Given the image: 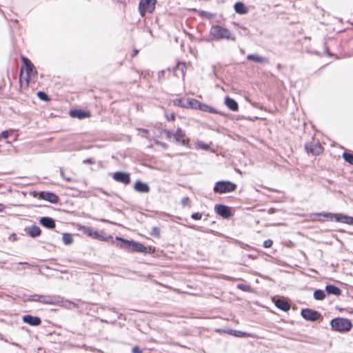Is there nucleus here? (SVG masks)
I'll return each mask as SVG.
<instances>
[{"label":"nucleus","mask_w":353,"mask_h":353,"mask_svg":"<svg viewBox=\"0 0 353 353\" xmlns=\"http://www.w3.org/2000/svg\"><path fill=\"white\" fill-rule=\"evenodd\" d=\"M22 61L26 65V85H28L30 81V77L31 76H35L37 74V69L35 68L33 63L31 62V61L26 57H22Z\"/></svg>","instance_id":"7"},{"label":"nucleus","mask_w":353,"mask_h":353,"mask_svg":"<svg viewBox=\"0 0 353 353\" xmlns=\"http://www.w3.org/2000/svg\"><path fill=\"white\" fill-rule=\"evenodd\" d=\"M274 305L278 309L283 312H287L290 309V305L282 299H277L274 301Z\"/></svg>","instance_id":"22"},{"label":"nucleus","mask_w":353,"mask_h":353,"mask_svg":"<svg viewBox=\"0 0 353 353\" xmlns=\"http://www.w3.org/2000/svg\"><path fill=\"white\" fill-rule=\"evenodd\" d=\"M60 174L61 176V177L65 180L67 182H70L72 181V179L70 177H68L65 175V173H64V171L62 168L60 169Z\"/></svg>","instance_id":"42"},{"label":"nucleus","mask_w":353,"mask_h":353,"mask_svg":"<svg viewBox=\"0 0 353 353\" xmlns=\"http://www.w3.org/2000/svg\"><path fill=\"white\" fill-rule=\"evenodd\" d=\"M185 68V65H183V68H182V69H181V70H182V73H183V75H184V71H183V68Z\"/></svg>","instance_id":"60"},{"label":"nucleus","mask_w":353,"mask_h":353,"mask_svg":"<svg viewBox=\"0 0 353 353\" xmlns=\"http://www.w3.org/2000/svg\"><path fill=\"white\" fill-rule=\"evenodd\" d=\"M62 241L65 245H69L73 243L74 240L70 233L65 232L63 234Z\"/></svg>","instance_id":"29"},{"label":"nucleus","mask_w":353,"mask_h":353,"mask_svg":"<svg viewBox=\"0 0 353 353\" xmlns=\"http://www.w3.org/2000/svg\"><path fill=\"white\" fill-rule=\"evenodd\" d=\"M236 187V184L230 181L221 180L215 183L213 191L215 194H223L235 191Z\"/></svg>","instance_id":"4"},{"label":"nucleus","mask_w":353,"mask_h":353,"mask_svg":"<svg viewBox=\"0 0 353 353\" xmlns=\"http://www.w3.org/2000/svg\"><path fill=\"white\" fill-rule=\"evenodd\" d=\"M342 157L345 162L353 165V154L352 153L344 152L342 154Z\"/></svg>","instance_id":"30"},{"label":"nucleus","mask_w":353,"mask_h":353,"mask_svg":"<svg viewBox=\"0 0 353 353\" xmlns=\"http://www.w3.org/2000/svg\"><path fill=\"white\" fill-rule=\"evenodd\" d=\"M210 35L212 36L214 39L219 40H227L230 41H235L236 36L234 32L231 30L221 26L220 25H212L210 29Z\"/></svg>","instance_id":"2"},{"label":"nucleus","mask_w":353,"mask_h":353,"mask_svg":"<svg viewBox=\"0 0 353 353\" xmlns=\"http://www.w3.org/2000/svg\"><path fill=\"white\" fill-rule=\"evenodd\" d=\"M191 218L195 221L200 220L202 218V213L199 212L192 213Z\"/></svg>","instance_id":"39"},{"label":"nucleus","mask_w":353,"mask_h":353,"mask_svg":"<svg viewBox=\"0 0 353 353\" xmlns=\"http://www.w3.org/2000/svg\"><path fill=\"white\" fill-rule=\"evenodd\" d=\"M101 234L99 232L94 230L92 238L99 240Z\"/></svg>","instance_id":"48"},{"label":"nucleus","mask_w":353,"mask_h":353,"mask_svg":"<svg viewBox=\"0 0 353 353\" xmlns=\"http://www.w3.org/2000/svg\"><path fill=\"white\" fill-rule=\"evenodd\" d=\"M42 303L48 305H56L59 303V296H51V295H43Z\"/></svg>","instance_id":"24"},{"label":"nucleus","mask_w":353,"mask_h":353,"mask_svg":"<svg viewBox=\"0 0 353 353\" xmlns=\"http://www.w3.org/2000/svg\"><path fill=\"white\" fill-rule=\"evenodd\" d=\"M140 130H141L144 133H148L149 132L148 129H145V128H141V129H140Z\"/></svg>","instance_id":"57"},{"label":"nucleus","mask_w":353,"mask_h":353,"mask_svg":"<svg viewBox=\"0 0 353 353\" xmlns=\"http://www.w3.org/2000/svg\"><path fill=\"white\" fill-rule=\"evenodd\" d=\"M214 211L223 219H229L233 214L229 206L221 203L215 205Z\"/></svg>","instance_id":"8"},{"label":"nucleus","mask_w":353,"mask_h":353,"mask_svg":"<svg viewBox=\"0 0 353 353\" xmlns=\"http://www.w3.org/2000/svg\"><path fill=\"white\" fill-rule=\"evenodd\" d=\"M151 235L159 238L160 237V229L157 227H153L152 228Z\"/></svg>","instance_id":"38"},{"label":"nucleus","mask_w":353,"mask_h":353,"mask_svg":"<svg viewBox=\"0 0 353 353\" xmlns=\"http://www.w3.org/2000/svg\"><path fill=\"white\" fill-rule=\"evenodd\" d=\"M166 118L168 121H174L175 119V116L174 114H171L170 115H166Z\"/></svg>","instance_id":"52"},{"label":"nucleus","mask_w":353,"mask_h":353,"mask_svg":"<svg viewBox=\"0 0 353 353\" xmlns=\"http://www.w3.org/2000/svg\"><path fill=\"white\" fill-rule=\"evenodd\" d=\"M276 211H277V210H276V208H271L268 209V212L269 214H274V213H275Z\"/></svg>","instance_id":"54"},{"label":"nucleus","mask_w":353,"mask_h":353,"mask_svg":"<svg viewBox=\"0 0 353 353\" xmlns=\"http://www.w3.org/2000/svg\"><path fill=\"white\" fill-rule=\"evenodd\" d=\"M325 290L321 289L315 290L313 294L314 299L318 301H323L326 297Z\"/></svg>","instance_id":"28"},{"label":"nucleus","mask_w":353,"mask_h":353,"mask_svg":"<svg viewBox=\"0 0 353 353\" xmlns=\"http://www.w3.org/2000/svg\"><path fill=\"white\" fill-rule=\"evenodd\" d=\"M190 228L192 229H194V230H199V231H203V228L201 227V226H196V225H191V226H189ZM203 232H208V233H213V230H203Z\"/></svg>","instance_id":"40"},{"label":"nucleus","mask_w":353,"mask_h":353,"mask_svg":"<svg viewBox=\"0 0 353 353\" xmlns=\"http://www.w3.org/2000/svg\"><path fill=\"white\" fill-rule=\"evenodd\" d=\"M43 295L33 294L30 296V300L35 302L42 303Z\"/></svg>","instance_id":"37"},{"label":"nucleus","mask_w":353,"mask_h":353,"mask_svg":"<svg viewBox=\"0 0 353 353\" xmlns=\"http://www.w3.org/2000/svg\"><path fill=\"white\" fill-rule=\"evenodd\" d=\"M1 139V138L0 137V139Z\"/></svg>","instance_id":"63"},{"label":"nucleus","mask_w":353,"mask_h":353,"mask_svg":"<svg viewBox=\"0 0 353 353\" xmlns=\"http://www.w3.org/2000/svg\"><path fill=\"white\" fill-rule=\"evenodd\" d=\"M37 96L40 100H41L43 101L47 102L50 100V99L48 97V95L47 94V93H46L44 91H41V90L38 91L37 93Z\"/></svg>","instance_id":"32"},{"label":"nucleus","mask_w":353,"mask_h":353,"mask_svg":"<svg viewBox=\"0 0 353 353\" xmlns=\"http://www.w3.org/2000/svg\"><path fill=\"white\" fill-rule=\"evenodd\" d=\"M94 163V161L92 159H86L83 161V163L84 164H93Z\"/></svg>","instance_id":"49"},{"label":"nucleus","mask_w":353,"mask_h":353,"mask_svg":"<svg viewBox=\"0 0 353 353\" xmlns=\"http://www.w3.org/2000/svg\"><path fill=\"white\" fill-rule=\"evenodd\" d=\"M273 244V241L271 239H267L263 241V245L264 248H270Z\"/></svg>","instance_id":"43"},{"label":"nucleus","mask_w":353,"mask_h":353,"mask_svg":"<svg viewBox=\"0 0 353 353\" xmlns=\"http://www.w3.org/2000/svg\"><path fill=\"white\" fill-rule=\"evenodd\" d=\"M324 50H325V52H326L328 56L332 57L334 55L333 54H332L330 52L329 48H328L327 46H325Z\"/></svg>","instance_id":"53"},{"label":"nucleus","mask_w":353,"mask_h":353,"mask_svg":"<svg viewBox=\"0 0 353 353\" xmlns=\"http://www.w3.org/2000/svg\"><path fill=\"white\" fill-rule=\"evenodd\" d=\"M333 220L339 223H346L351 225H353V216L343 213L334 214Z\"/></svg>","instance_id":"14"},{"label":"nucleus","mask_w":353,"mask_h":353,"mask_svg":"<svg viewBox=\"0 0 353 353\" xmlns=\"http://www.w3.org/2000/svg\"><path fill=\"white\" fill-rule=\"evenodd\" d=\"M28 234L32 238H36L41 235V230L36 225H32L30 227Z\"/></svg>","instance_id":"26"},{"label":"nucleus","mask_w":353,"mask_h":353,"mask_svg":"<svg viewBox=\"0 0 353 353\" xmlns=\"http://www.w3.org/2000/svg\"><path fill=\"white\" fill-rule=\"evenodd\" d=\"M18 264H19V265H26L28 268L32 267V265L30 263H27V262H19Z\"/></svg>","instance_id":"56"},{"label":"nucleus","mask_w":353,"mask_h":353,"mask_svg":"<svg viewBox=\"0 0 353 353\" xmlns=\"http://www.w3.org/2000/svg\"><path fill=\"white\" fill-rule=\"evenodd\" d=\"M198 110H201L202 112H208V113H212V114H220V115H224L223 113H222L221 112L219 111L218 110H216L214 107L208 105H207L205 103H203L201 101H200Z\"/></svg>","instance_id":"18"},{"label":"nucleus","mask_w":353,"mask_h":353,"mask_svg":"<svg viewBox=\"0 0 353 353\" xmlns=\"http://www.w3.org/2000/svg\"><path fill=\"white\" fill-rule=\"evenodd\" d=\"M112 179L119 183H122L124 185H128L131 182L130 174L128 172L123 171H117L112 175Z\"/></svg>","instance_id":"10"},{"label":"nucleus","mask_w":353,"mask_h":353,"mask_svg":"<svg viewBox=\"0 0 353 353\" xmlns=\"http://www.w3.org/2000/svg\"><path fill=\"white\" fill-rule=\"evenodd\" d=\"M22 320L25 323H27L31 326H38L41 323V319L40 317L32 316L31 314L23 315Z\"/></svg>","instance_id":"15"},{"label":"nucleus","mask_w":353,"mask_h":353,"mask_svg":"<svg viewBox=\"0 0 353 353\" xmlns=\"http://www.w3.org/2000/svg\"><path fill=\"white\" fill-rule=\"evenodd\" d=\"M301 315L305 320L312 322L316 321L321 317L319 312L310 308L302 309Z\"/></svg>","instance_id":"6"},{"label":"nucleus","mask_w":353,"mask_h":353,"mask_svg":"<svg viewBox=\"0 0 353 353\" xmlns=\"http://www.w3.org/2000/svg\"><path fill=\"white\" fill-rule=\"evenodd\" d=\"M115 240L119 242L117 247L128 251L147 253V248L141 243L135 241L134 240H128L121 236H116Z\"/></svg>","instance_id":"1"},{"label":"nucleus","mask_w":353,"mask_h":353,"mask_svg":"<svg viewBox=\"0 0 353 353\" xmlns=\"http://www.w3.org/2000/svg\"><path fill=\"white\" fill-rule=\"evenodd\" d=\"M99 221H101V222H103V223H110V224H112V225H116V223L110 221H109L108 219H99Z\"/></svg>","instance_id":"50"},{"label":"nucleus","mask_w":353,"mask_h":353,"mask_svg":"<svg viewBox=\"0 0 353 353\" xmlns=\"http://www.w3.org/2000/svg\"><path fill=\"white\" fill-rule=\"evenodd\" d=\"M196 145L200 149H202L203 150H209L210 147L209 145V144L208 143H204L203 141H198L196 142Z\"/></svg>","instance_id":"35"},{"label":"nucleus","mask_w":353,"mask_h":353,"mask_svg":"<svg viewBox=\"0 0 353 353\" xmlns=\"http://www.w3.org/2000/svg\"><path fill=\"white\" fill-rule=\"evenodd\" d=\"M80 230L81 232H83L84 234H85L86 235H88V236H90V237L92 236L94 230H92V228L83 225V226L81 227Z\"/></svg>","instance_id":"34"},{"label":"nucleus","mask_w":353,"mask_h":353,"mask_svg":"<svg viewBox=\"0 0 353 353\" xmlns=\"http://www.w3.org/2000/svg\"><path fill=\"white\" fill-rule=\"evenodd\" d=\"M39 199L47 201L51 203H57L59 201V196L52 192L41 191L39 193Z\"/></svg>","instance_id":"12"},{"label":"nucleus","mask_w":353,"mask_h":353,"mask_svg":"<svg viewBox=\"0 0 353 353\" xmlns=\"http://www.w3.org/2000/svg\"><path fill=\"white\" fill-rule=\"evenodd\" d=\"M325 290L329 295L333 294L335 296H339L342 293V290L339 287L332 284L326 285Z\"/></svg>","instance_id":"20"},{"label":"nucleus","mask_w":353,"mask_h":353,"mask_svg":"<svg viewBox=\"0 0 353 353\" xmlns=\"http://www.w3.org/2000/svg\"><path fill=\"white\" fill-rule=\"evenodd\" d=\"M139 50L137 49H134L132 51V57H134L139 54Z\"/></svg>","instance_id":"55"},{"label":"nucleus","mask_w":353,"mask_h":353,"mask_svg":"<svg viewBox=\"0 0 353 353\" xmlns=\"http://www.w3.org/2000/svg\"><path fill=\"white\" fill-rule=\"evenodd\" d=\"M8 135H9V132L8 130H3V132H1L0 134V137L1 139H6L8 137Z\"/></svg>","instance_id":"46"},{"label":"nucleus","mask_w":353,"mask_h":353,"mask_svg":"<svg viewBox=\"0 0 353 353\" xmlns=\"http://www.w3.org/2000/svg\"><path fill=\"white\" fill-rule=\"evenodd\" d=\"M305 150L307 153L313 155H319L323 151V148L320 143L313 144L312 142H308L305 144Z\"/></svg>","instance_id":"11"},{"label":"nucleus","mask_w":353,"mask_h":353,"mask_svg":"<svg viewBox=\"0 0 353 353\" xmlns=\"http://www.w3.org/2000/svg\"><path fill=\"white\" fill-rule=\"evenodd\" d=\"M173 137L177 143L187 148H190V139L186 138L185 132L181 128H178L176 129V132L173 134Z\"/></svg>","instance_id":"9"},{"label":"nucleus","mask_w":353,"mask_h":353,"mask_svg":"<svg viewBox=\"0 0 353 353\" xmlns=\"http://www.w3.org/2000/svg\"><path fill=\"white\" fill-rule=\"evenodd\" d=\"M21 74H22V70H21V72H20V77L21 76ZM19 83L21 84V86H22V81H21V77L19 78Z\"/></svg>","instance_id":"59"},{"label":"nucleus","mask_w":353,"mask_h":353,"mask_svg":"<svg viewBox=\"0 0 353 353\" xmlns=\"http://www.w3.org/2000/svg\"><path fill=\"white\" fill-rule=\"evenodd\" d=\"M157 0H140L139 3V12L142 17L145 16L146 12L152 13L154 11Z\"/></svg>","instance_id":"5"},{"label":"nucleus","mask_w":353,"mask_h":353,"mask_svg":"<svg viewBox=\"0 0 353 353\" xmlns=\"http://www.w3.org/2000/svg\"><path fill=\"white\" fill-rule=\"evenodd\" d=\"M11 344L17 347H20V345L15 342H12Z\"/></svg>","instance_id":"58"},{"label":"nucleus","mask_w":353,"mask_h":353,"mask_svg":"<svg viewBox=\"0 0 353 353\" xmlns=\"http://www.w3.org/2000/svg\"><path fill=\"white\" fill-rule=\"evenodd\" d=\"M69 115L72 118L83 119L90 117V112L88 110H83L81 109H72L69 112Z\"/></svg>","instance_id":"13"},{"label":"nucleus","mask_w":353,"mask_h":353,"mask_svg":"<svg viewBox=\"0 0 353 353\" xmlns=\"http://www.w3.org/2000/svg\"><path fill=\"white\" fill-rule=\"evenodd\" d=\"M225 105L232 111L236 112L239 110L238 103L232 98L227 96L224 100Z\"/></svg>","instance_id":"19"},{"label":"nucleus","mask_w":353,"mask_h":353,"mask_svg":"<svg viewBox=\"0 0 353 353\" xmlns=\"http://www.w3.org/2000/svg\"><path fill=\"white\" fill-rule=\"evenodd\" d=\"M225 333H227L230 335L239 337V338H245L248 337L250 336V334L248 332L240 331V330H236L232 329H228L225 330H223Z\"/></svg>","instance_id":"23"},{"label":"nucleus","mask_w":353,"mask_h":353,"mask_svg":"<svg viewBox=\"0 0 353 353\" xmlns=\"http://www.w3.org/2000/svg\"><path fill=\"white\" fill-rule=\"evenodd\" d=\"M39 223L47 229H54L55 228V221L50 216H42L39 219Z\"/></svg>","instance_id":"16"},{"label":"nucleus","mask_w":353,"mask_h":353,"mask_svg":"<svg viewBox=\"0 0 353 353\" xmlns=\"http://www.w3.org/2000/svg\"><path fill=\"white\" fill-rule=\"evenodd\" d=\"M246 58L249 61H252L258 63H268L269 62L268 59L256 54H250Z\"/></svg>","instance_id":"21"},{"label":"nucleus","mask_w":353,"mask_h":353,"mask_svg":"<svg viewBox=\"0 0 353 353\" xmlns=\"http://www.w3.org/2000/svg\"><path fill=\"white\" fill-rule=\"evenodd\" d=\"M110 239L112 240V236L111 235L103 236V234H101V237L99 238V240L102 241H105V242H108Z\"/></svg>","instance_id":"41"},{"label":"nucleus","mask_w":353,"mask_h":353,"mask_svg":"<svg viewBox=\"0 0 353 353\" xmlns=\"http://www.w3.org/2000/svg\"><path fill=\"white\" fill-rule=\"evenodd\" d=\"M236 288L238 289L241 290L245 291V292H247L248 290V289L250 288V287L248 285H244V284H242V283L238 284Z\"/></svg>","instance_id":"44"},{"label":"nucleus","mask_w":353,"mask_h":353,"mask_svg":"<svg viewBox=\"0 0 353 353\" xmlns=\"http://www.w3.org/2000/svg\"><path fill=\"white\" fill-rule=\"evenodd\" d=\"M234 9L237 14H245L248 12V8L241 1H237L234 5Z\"/></svg>","instance_id":"25"},{"label":"nucleus","mask_w":353,"mask_h":353,"mask_svg":"<svg viewBox=\"0 0 353 353\" xmlns=\"http://www.w3.org/2000/svg\"><path fill=\"white\" fill-rule=\"evenodd\" d=\"M110 310H112L114 312H116V311H115V308H112V309H110Z\"/></svg>","instance_id":"61"},{"label":"nucleus","mask_w":353,"mask_h":353,"mask_svg":"<svg viewBox=\"0 0 353 353\" xmlns=\"http://www.w3.org/2000/svg\"><path fill=\"white\" fill-rule=\"evenodd\" d=\"M313 215L314 216H323L325 218L329 219L331 221L333 220V217H334V214L333 213H332V212H325L315 213Z\"/></svg>","instance_id":"33"},{"label":"nucleus","mask_w":353,"mask_h":353,"mask_svg":"<svg viewBox=\"0 0 353 353\" xmlns=\"http://www.w3.org/2000/svg\"><path fill=\"white\" fill-rule=\"evenodd\" d=\"M190 203V199L188 196H185L181 199V204L185 206Z\"/></svg>","instance_id":"45"},{"label":"nucleus","mask_w":353,"mask_h":353,"mask_svg":"<svg viewBox=\"0 0 353 353\" xmlns=\"http://www.w3.org/2000/svg\"><path fill=\"white\" fill-rule=\"evenodd\" d=\"M165 133L166 134L167 139H170L172 136H173V133L170 130H165Z\"/></svg>","instance_id":"51"},{"label":"nucleus","mask_w":353,"mask_h":353,"mask_svg":"<svg viewBox=\"0 0 353 353\" xmlns=\"http://www.w3.org/2000/svg\"><path fill=\"white\" fill-rule=\"evenodd\" d=\"M330 327L332 330L340 333L347 332L351 330L352 327V321L345 318L336 317L332 319L330 322Z\"/></svg>","instance_id":"3"},{"label":"nucleus","mask_w":353,"mask_h":353,"mask_svg":"<svg viewBox=\"0 0 353 353\" xmlns=\"http://www.w3.org/2000/svg\"><path fill=\"white\" fill-rule=\"evenodd\" d=\"M134 189L139 193H148L150 192V185L141 180H137L134 184Z\"/></svg>","instance_id":"17"},{"label":"nucleus","mask_w":353,"mask_h":353,"mask_svg":"<svg viewBox=\"0 0 353 353\" xmlns=\"http://www.w3.org/2000/svg\"><path fill=\"white\" fill-rule=\"evenodd\" d=\"M132 353H143L142 350H141V348L139 346H134L132 349Z\"/></svg>","instance_id":"47"},{"label":"nucleus","mask_w":353,"mask_h":353,"mask_svg":"<svg viewBox=\"0 0 353 353\" xmlns=\"http://www.w3.org/2000/svg\"><path fill=\"white\" fill-rule=\"evenodd\" d=\"M200 101L197 99L188 98L185 102L186 109L198 110Z\"/></svg>","instance_id":"27"},{"label":"nucleus","mask_w":353,"mask_h":353,"mask_svg":"<svg viewBox=\"0 0 353 353\" xmlns=\"http://www.w3.org/2000/svg\"><path fill=\"white\" fill-rule=\"evenodd\" d=\"M350 312L353 314V309L351 311H350Z\"/></svg>","instance_id":"62"},{"label":"nucleus","mask_w":353,"mask_h":353,"mask_svg":"<svg viewBox=\"0 0 353 353\" xmlns=\"http://www.w3.org/2000/svg\"><path fill=\"white\" fill-rule=\"evenodd\" d=\"M173 104L176 106L185 108V103L183 99H176L173 100Z\"/></svg>","instance_id":"36"},{"label":"nucleus","mask_w":353,"mask_h":353,"mask_svg":"<svg viewBox=\"0 0 353 353\" xmlns=\"http://www.w3.org/2000/svg\"><path fill=\"white\" fill-rule=\"evenodd\" d=\"M199 16L201 18H206L208 19H212L214 17L215 14L205 10H199Z\"/></svg>","instance_id":"31"}]
</instances>
